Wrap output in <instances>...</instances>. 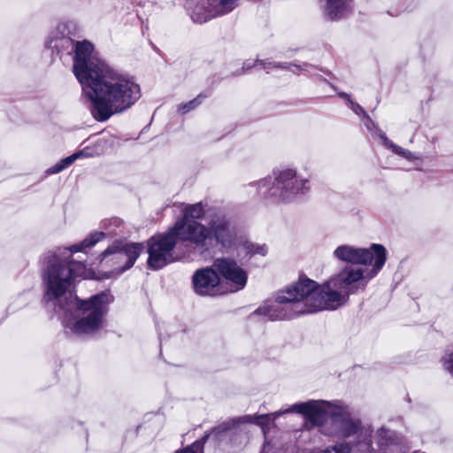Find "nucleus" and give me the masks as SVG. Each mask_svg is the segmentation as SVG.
<instances>
[{
    "label": "nucleus",
    "mask_w": 453,
    "mask_h": 453,
    "mask_svg": "<svg viewBox=\"0 0 453 453\" xmlns=\"http://www.w3.org/2000/svg\"><path fill=\"white\" fill-rule=\"evenodd\" d=\"M214 213L216 212L207 210L202 203L188 204L183 209V217L178 221H197V219H202L205 216H209L211 219V215Z\"/></svg>",
    "instance_id": "nucleus-15"
},
{
    "label": "nucleus",
    "mask_w": 453,
    "mask_h": 453,
    "mask_svg": "<svg viewBox=\"0 0 453 453\" xmlns=\"http://www.w3.org/2000/svg\"><path fill=\"white\" fill-rule=\"evenodd\" d=\"M175 453H203V441H196L190 446L183 449L178 450Z\"/></svg>",
    "instance_id": "nucleus-22"
},
{
    "label": "nucleus",
    "mask_w": 453,
    "mask_h": 453,
    "mask_svg": "<svg viewBox=\"0 0 453 453\" xmlns=\"http://www.w3.org/2000/svg\"><path fill=\"white\" fill-rule=\"evenodd\" d=\"M262 453H273L271 446L269 444H265L264 446Z\"/></svg>",
    "instance_id": "nucleus-28"
},
{
    "label": "nucleus",
    "mask_w": 453,
    "mask_h": 453,
    "mask_svg": "<svg viewBox=\"0 0 453 453\" xmlns=\"http://www.w3.org/2000/svg\"><path fill=\"white\" fill-rule=\"evenodd\" d=\"M442 362L444 368L453 373V352L447 354Z\"/></svg>",
    "instance_id": "nucleus-25"
},
{
    "label": "nucleus",
    "mask_w": 453,
    "mask_h": 453,
    "mask_svg": "<svg viewBox=\"0 0 453 453\" xmlns=\"http://www.w3.org/2000/svg\"><path fill=\"white\" fill-rule=\"evenodd\" d=\"M244 249L247 250V254L250 256L255 254L265 256L267 253V249L265 245L259 246L250 242H246L244 244Z\"/></svg>",
    "instance_id": "nucleus-20"
},
{
    "label": "nucleus",
    "mask_w": 453,
    "mask_h": 453,
    "mask_svg": "<svg viewBox=\"0 0 453 453\" xmlns=\"http://www.w3.org/2000/svg\"><path fill=\"white\" fill-rule=\"evenodd\" d=\"M273 181L270 176L259 180L257 183L260 193L279 198L280 190L273 187Z\"/></svg>",
    "instance_id": "nucleus-17"
},
{
    "label": "nucleus",
    "mask_w": 453,
    "mask_h": 453,
    "mask_svg": "<svg viewBox=\"0 0 453 453\" xmlns=\"http://www.w3.org/2000/svg\"><path fill=\"white\" fill-rule=\"evenodd\" d=\"M213 268L228 282L231 283V291H238L247 283V273L237 263L226 257L214 260Z\"/></svg>",
    "instance_id": "nucleus-10"
},
{
    "label": "nucleus",
    "mask_w": 453,
    "mask_h": 453,
    "mask_svg": "<svg viewBox=\"0 0 453 453\" xmlns=\"http://www.w3.org/2000/svg\"><path fill=\"white\" fill-rule=\"evenodd\" d=\"M340 96L342 97H344V98L348 99V102L349 104L350 108L352 109V111L356 114L359 115L361 113H365L363 108L359 104H357L354 103L353 101H351L347 94L342 93V94H340Z\"/></svg>",
    "instance_id": "nucleus-24"
},
{
    "label": "nucleus",
    "mask_w": 453,
    "mask_h": 453,
    "mask_svg": "<svg viewBox=\"0 0 453 453\" xmlns=\"http://www.w3.org/2000/svg\"><path fill=\"white\" fill-rule=\"evenodd\" d=\"M59 250L48 262L43 273L46 285L45 299L57 301L59 306H64V301L73 303L71 287L77 276L85 275L83 265L80 262L69 261Z\"/></svg>",
    "instance_id": "nucleus-5"
},
{
    "label": "nucleus",
    "mask_w": 453,
    "mask_h": 453,
    "mask_svg": "<svg viewBox=\"0 0 453 453\" xmlns=\"http://www.w3.org/2000/svg\"><path fill=\"white\" fill-rule=\"evenodd\" d=\"M374 248L378 250L376 257L368 265H345L321 285L310 279H300L279 291L275 301L259 307L257 312L272 320H283L344 305L350 294L364 290L384 266L387 250Z\"/></svg>",
    "instance_id": "nucleus-1"
},
{
    "label": "nucleus",
    "mask_w": 453,
    "mask_h": 453,
    "mask_svg": "<svg viewBox=\"0 0 453 453\" xmlns=\"http://www.w3.org/2000/svg\"><path fill=\"white\" fill-rule=\"evenodd\" d=\"M75 160H77V155H71L64 159H61L53 166L48 168L46 170V173L50 175L60 173L61 171L70 166Z\"/></svg>",
    "instance_id": "nucleus-18"
},
{
    "label": "nucleus",
    "mask_w": 453,
    "mask_h": 453,
    "mask_svg": "<svg viewBox=\"0 0 453 453\" xmlns=\"http://www.w3.org/2000/svg\"><path fill=\"white\" fill-rule=\"evenodd\" d=\"M223 14L225 13L218 12V7L215 4H212L211 1L202 0L195 5L192 11V19L196 22L203 23L212 18Z\"/></svg>",
    "instance_id": "nucleus-13"
},
{
    "label": "nucleus",
    "mask_w": 453,
    "mask_h": 453,
    "mask_svg": "<svg viewBox=\"0 0 453 453\" xmlns=\"http://www.w3.org/2000/svg\"><path fill=\"white\" fill-rule=\"evenodd\" d=\"M112 297L107 293L94 296L88 300H73L74 313L66 314L65 326L77 334L92 333L102 326L103 317Z\"/></svg>",
    "instance_id": "nucleus-6"
},
{
    "label": "nucleus",
    "mask_w": 453,
    "mask_h": 453,
    "mask_svg": "<svg viewBox=\"0 0 453 453\" xmlns=\"http://www.w3.org/2000/svg\"><path fill=\"white\" fill-rule=\"evenodd\" d=\"M388 433V432L387 430H385L384 428H380V429H379V430L377 431V433H376V436L379 438V439H378V443H379V444H382L381 440H382L383 438H386V436H387Z\"/></svg>",
    "instance_id": "nucleus-27"
},
{
    "label": "nucleus",
    "mask_w": 453,
    "mask_h": 453,
    "mask_svg": "<svg viewBox=\"0 0 453 453\" xmlns=\"http://www.w3.org/2000/svg\"><path fill=\"white\" fill-rule=\"evenodd\" d=\"M73 71L96 120L123 112L141 96L139 84L99 58L89 42H77Z\"/></svg>",
    "instance_id": "nucleus-2"
},
{
    "label": "nucleus",
    "mask_w": 453,
    "mask_h": 453,
    "mask_svg": "<svg viewBox=\"0 0 453 453\" xmlns=\"http://www.w3.org/2000/svg\"><path fill=\"white\" fill-rule=\"evenodd\" d=\"M142 250L143 246L142 243H127L115 251L105 250L104 253V258L108 255H111V261L118 265L116 270L118 273H121L133 266Z\"/></svg>",
    "instance_id": "nucleus-11"
},
{
    "label": "nucleus",
    "mask_w": 453,
    "mask_h": 453,
    "mask_svg": "<svg viewBox=\"0 0 453 453\" xmlns=\"http://www.w3.org/2000/svg\"><path fill=\"white\" fill-rule=\"evenodd\" d=\"M380 137L383 140L384 145L391 148L395 154L401 155L408 160H413L416 158L411 151L393 144L384 134H381Z\"/></svg>",
    "instance_id": "nucleus-19"
},
{
    "label": "nucleus",
    "mask_w": 453,
    "mask_h": 453,
    "mask_svg": "<svg viewBox=\"0 0 453 453\" xmlns=\"http://www.w3.org/2000/svg\"><path fill=\"white\" fill-rule=\"evenodd\" d=\"M274 181L280 185L279 199L290 202L299 195H306L311 190L308 178L301 177L296 168L282 167L273 171Z\"/></svg>",
    "instance_id": "nucleus-8"
},
{
    "label": "nucleus",
    "mask_w": 453,
    "mask_h": 453,
    "mask_svg": "<svg viewBox=\"0 0 453 453\" xmlns=\"http://www.w3.org/2000/svg\"><path fill=\"white\" fill-rule=\"evenodd\" d=\"M104 237V234L103 232H95L89 234L87 238H85L81 243L72 245L70 248L65 249L64 250H68L70 253L83 251L86 249L91 248L94 245H96Z\"/></svg>",
    "instance_id": "nucleus-16"
},
{
    "label": "nucleus",
    "mask_w": 453,
    "mask_h": 453,
    "mask_svg": "<svg viewBox=\"0 0 453 453\" xmlns=\"http://www.w3.org/2000/svg\"><path fill=\"white\" fill-rule=\"evenodd\" d=\"M201 104V98L200 96L186 103L181 104L178 106V111L181 114H185L192 110H194L197 105Z\"/></svg>",
    "instance_id": "nucleus-21"
},
{
    "label": "nucleus",
    "mask_w": 453,
    "mask_h": 453,
    "mask_svg": "<svg viewBox=\"0 0 453 453\" xmlns=\"http://www.w3.org/2000/svg\"><path fill=\"white\" fill-rule=\"evenodd\" d=\"M352 0H326L325 15L331 20L345 17L351 8Z\"/></svg>",
    "instance_id": "nucleus-14"
},
{
    "label": "nucleus",
    "mask_w": 453,
    "mask_h": 453,
    "mask_svg": "<svg viewBox=\"0 0 453 453\" xmlns=\"http://www.w3.org/2000/svg\"><path fill=\"white\" fill-rule=\"evenodd\" d=\"M73 155H77V159L81 158V157H90L94 156V154L89 151L88 148L79 150V151L73 153Z\"/></svg>",
    "instance_id": "nucleus-26"
},
{
    "label": "nucleus",
    "mask_w": 453,
    "mask_h": 453,
    "mask_svg": "<svg viewBox=\"0 0 453 453\" xmlns=\"http://www.w3.org/2000/svg\"><path fill=\"white\" fill-rule=\"evenodd\" d=\"M219 281V276L216 270L211 267L197 270L193 275L194 289L196 293L201 296L213 295Z\"/></svg>",
    "instance_id": "nucleus-12"
},
{
    "label": "nucleus",
    "mask_w": 453,
    "mask_h": 453,
    "mask_svg": "<svg viewBox=\"0 0 453 453\" xmlns=\"http://www.w3.org/2000/svg\"><path fill=\"white\" fill-rule=\"evenodd\" d=\"M296 412L303 414L313 425L321 426L327 417L331 418L330 434L342 437H355V442L359 450L368 453L372 447V428L363 426L352 416L347 406L331 403L325 401H309L293 404L288 409L255 417V422L259 425L265 434V426L273 423L280 415Z\"/></svg>",
    "instance_id": "nucleus-3"
},
{
    "label": "nucleus",
    "mask_w": 453,
    "mask_h": 453,
    "mask_svg": "<svg viewBox=\"0 0 453 453\" xmlns=\"http://www.w3.org/2000/svg\"><path fill=\"white\" fill-rule=\"evenodd\" d=\"M177 236L171 228L168 232L151 236L147 241L149 258L148 267L161 269L174 261V248Z\"/></svg>",
    "instance_id": "nucleus-7"
},
{
    "label": "nucleus",
    "mask_w": 453,
    "mask_h": 453,
    "mask_svg": "<svg viewBox=\"0 0 453 453\" xmlns=\"http://www.w3.org/2000/svg\"><path fill=\"white\" fill-rule=\"evenodd\" d=\"M380 247L386 250L381 244H372L369 248H358L348 244L338 246L334 250V257L341 262L351 264L350 265H368V262H372L376 257L377 249Z\"/></svg>",
    "instance_id": "nucleus-9"
},
{
    "label": "nucleus",
    "mask_w": 453,
    "mask_h": 453,
    "mask_svg": "<svg viewBox=\"0 0 453 453\" xmlns=\"http://www.w3.org/2000/svg\"><path fill=\"white\" fill-rule=\"evenodd\" d=\"M350 448L348 444H340L338 446H334L330 449H326L321 451L320 453H349Z\"/></svg>",
    "instance_id": "nucleus-23"
},
{
    "label": "nucleus",
    "mask_w": 453,
    "mask_h": 453,
    "mask_svg": "<svg viewBox=\"0 0 453 453\" xmlns=\"http://www.w3.org/2000/svg\"><path fill=\"white\" fill-rule=\"evenodd\" d=\"M172 228L180 240L190 242L204 250L214 243L223 248H229L236 239L235 228L221 213L211 214L208 226L198 221H176Z\"/></svg>",
    "instance_id": "nucleus-4"
}]
</instances>
